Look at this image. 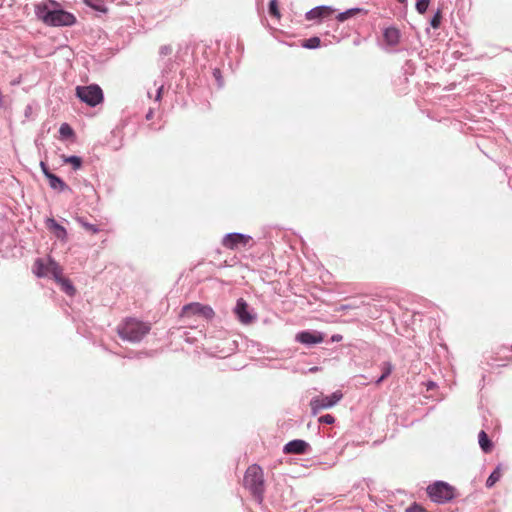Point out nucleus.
<instances>
[{
	"instance_id": "nucleus-7",
	"label": "nucleus",
	"mask_w": 512,
	"mask_h": 512,
	"mask_svg": "<svg viewBox=\"0 0 512 512\" xmlns=\"http://www.w3.org/2000/svg\"><path fill=\"white\" fill-rule=\"evenodd\" d=\"M33 272L37 277H47L51 275L54 279L63 272L62 267L53 259H36L33 265Z\"/></svg>"
},
{
	"instance_id": "nucleus-9",
	"label": "nucleus",
	"mask_w": 512,
	"mask_h": 512,
	"mask_svg": "<svg viewBox=\"0 0 512 512\" xmlns=\"http://www.w3.org/2000/svg\"><path fill=\"white\" fill-rule=\"evenodd\" d=\"M192 315H200L205 319H211L214 316V311L210 306L197 302L185 305L182 308L181 317H190Z\"/></svg>"
},
{
	"instance_id": "nucleus-36",
	"label": "nucleus",
	"mask_w": 512,
	"mask_h": 512,
	"mask_svg": "<svg viewBox=\"0 0 512 512\" xmlns=\"http://www.w3.org/2000/svg\"><path fill=\"white\" fill-rule=\"evenodd\" d=\"M511 351H512V344H511V347H510Z\"/></svg>"
},
{
	"instance_id": "nucleus-33",
	"label": "nucleus",
	"mask_w": 512,
	"mask_h": 512,
	"mask_svg": "<svg viewBox=\"0 0 512 512\" xmlns=\"http://www.w3.org/2000/svg\"><path fill=\"white\" fill-rule=\"evenodd\" d=\"M397 1H398L399 3H401V4H405V5L407 4V0H397Z\"/></svg>"
},
{
	"instance_id": "nucleus-32",
	"label": "nucleus",
	"mask_w": 512,
	"mask_h": 512,
	"mask_svg": "<svg viewBox=\"0 0 512 512\" xmlns=\"http://www.w3.org/2000/svg\"><path fill=\"white\" fill-rule=\"evenodd\" d=\"M40 166H41V169H42L44 175L46 176V178H48V175L52 174V173L49 171L48 167L46 166V164L44 162H41Z\"/></svg>"
},
{
	"instance_id": "nucleus-6",
	"label": "nucleus",
	"mask_w": 512,
	"mask_h": 512,
	"mask_svg": "<svg viewBox=\"0 0 512 512\" xmlns=\"http://www.w3.org/2000/svg\"><path fill=\"white\" fill-rule=\"evenodd\" d=\"M429 497L437 503H445L455 496V489L449 484L439 481L427 488Z\"/></svg>"
},
{
	"instance_id": "nucleus-27",
	"label": "nucleus",
	"mask_w": 512,
	"mask_h": 512,
	"mask_svg": "<svg viewBox=\"0 0 512 512\" xmlns=\"http://www.w3.org/2000/svg\"><path fill=\"white\" fill-rule=\"evenodd\" d=\"M430 1L431 0H418L416 3V10L418 13L424 14L428 9Z\"/></svg>"
},
{
	"instance_id": "nucleus-28",
	"label": "nucleus",
	"mask_w": 512,
	"mask_h": 512,
	"mask_svg": "<svg viewBox=\"0 0 512 512\" xmlns=\"http://www.w3.org/2000/svg\"><path fill=\"white\" fill-rule=\"evenodd\" d=\"M441 19H442L441 11L438 10L437 13L434 15V17L431 19V22H430L431 26L434 29L439 28V26L441 24Z\"/></svg>"
},
{
	"instance_id": "nucleus-22",
	"label": "nucleus",
	"mask_w": 512,
	"mask_h": 512,
	"mask_svg": "<svg viewBox=\"0 0 512 512\" xmlns=\"http://www.w3.org/2000/svg\"><path fill=\"white\" fill-rule=\"evenodd\" d=\"M269 14L276 18L277 20H280L281 18V13H280V10H279V7H278V3H277V0H271L270 3H269Z\"/></svg>"
},
{
	"instance_id": "nucleus-26",
	"label": "nucleus",
	"mask_w": 512,
	"mask_h": 512,
	"mask_svg": "<svg viewBox=\"0 0 512 512\" xmlns=\"http://www.w3.org/2000/svg\"><path fill=\"white\" fill-rule=\"evenodd\" d=\"M78 222L88 232H91L93 234H96L99 232V229L95 225L88 223L87 221H85L82 218L78 219Z\"/></svg>"
},
{
	"instance_id": "nucleus-3",
	"label": "nucleus",
	"mask_w": 512,
	"mask_h": 512,
	"mask_svg": "<svg viewBox=\"0 0 512 512\" xmlns=\"http://www.w3.org/2000/svg\"><path fill=\"white\" fill-rule=\"evenodd\" d=\"M37 15L42 21L52 26H69L74 24L75 17L63 10L49 11L46 8L38 7Z\"/></svg>"
},
{
	"instance_id": "nucleus-25",
	"label": "nucleus",
	"mask_w": 512,
	"mask_h": 512,
	"mask_svg": "<svg viewBox=\"0 0 512 512\" xmlns=\"http://www.w3.org/2000/svg\"><path fill=\"white\" fill-rule=\"evenodd\" d=\"M320 43H321V41L318 37H312V38L306 39L303 42L302 46L305 48L314 49V48L319 47Z\"/></svg>"
},
{
	"instance_id": "nucleus-34",
	"label": "nucleus",
	"mask_w": 512,
	"mask_h": 512,
	"mask_svg": "<svg viewBox=\"0 0 512 512\" xmlns=\"http://www.w3.org/2000/svg\"><path fill=\"white\" fill-rule=\"evenodd\" d=\"M433 386H434V383H433V382H430V383L428 384V388H432Z\"/></svg>"
},
{
	"instance_id": "nucleus-35",
	"label": "nucleus",
	"mask_w": 512,
	"mask_h": 512,
	"mask_svg": "<svg viewBox=\"0 0 512 512\" xmlns=\"http://www.w3.org/2000/svg\"><path fill=\"white\" fill-rule=\"evenodd\" d=\"M348 308H349V306H347V305H343V306L341 307V309H342V310H344V309H348Z\"/></svg>"
},
{
	"instance_id": "nucleus-31",
	"label": "nucleus",
	"mask_w": 512,
	"mask_h": 512,
	"mask_svg": "<svg viewBox=\"0 0 512 512\" xmlns=\"http://www.w3.org/2000/svg\"><path fill=\"white\" fill-rule=\"evenodd\" d=\"M406 512H429L419 504L414 503L412 506L407 508Z\"/></svg>"
},
{
	"instance_id": "nucleus-15",
	"label": "nucleus",
	"mask_w": 512,
	"mask_h": 512,
	"mask_svg": "<svg viewBox=\"0 0 512 512\" xmlns=\"http://www.w3.org/2000/svg\"><path fill=\"white\" fill-rule=\"evenodd\" d=\"M384 39L388 45H396L400 39V32L394 27L385 29Z\"/></svg>"
},
{
	"instance_id": "nucleus-24",
	"label": "nucleus",
	"mask_w": 512,
	"mask_h": 512,
	"mask_svg": "<svg viewBox=\"0 0 512 512\" xmlns=\"http://www.w3.org/2000/svg\"><path fill=\"white\" fill-rule=\"evenodd\" d=\"M59 133L63 138H70L74 135L73 129L67 123L60 126Z\"/></svg>"
},
{
	"instance_id": "nucleus-13",
	"label": "nucleus",
	"mask_w": 512,
	"mask_h": 512,
	"mask_svg": "<svg viewBox=\"0 0 512 512\" xmlns=\"http://www.w3.org/2000/svg\"><path fill=\"white\" fill-rule=\"evenodd\" d=\"M46 226L48 229H50L54 235L61 240H65L67 236L66 229L60 225L58 222H56L53 218H48L46 221Z\"/></svg>"
},
{
	"instance_id": "nucleus-12",
	"label": "nucleus",
	"mask_w": 512,
	"mask_h": 512,
	"mask_svg": "<svg viewBox=\"0 0 512 512\" xmlns=\"http://www.w3.org/2000/svg\"><path fill=\"white\" fill-rule=\"evenodd\" d=\"M308 447V443L304 440H292L284 446V452L287 454H303Z\"/></svg>"
},
{
	"instance_id": "nucleus-20",
	"label": "nucleus",
	"mask_w": 512,
	"mask_h": 512,
	"mask_svg": "<svg viewBox=\"0 0 512 512\" xmlns=\"http://www.w3.org/2000/svg\"><path fill=\"white\" fill-rule=\"evenodd\" d=\"M65 163H69L75 170L79 169L82 165V159L78 156H63Z\"/></svg>"
},
{
	"instance_id": "nucleus-17",
	"label": "nucleus",
	"mask_w": 512,
	"mask_h": 512,
	"mask_svg": "<svg viewBox=\"0 0 512 512\" xmlns=\"http://www.w3.org/2000/svg\"><path fill=\"white\" fill-rule=\"evenodd\" d=\"M47 179H48L49 185L52 189L63 191L67 188V185L65 184V182L62 181L58 176H56L53 173L49 174Z\"/></svg>"
},
{
	"instance_id": "nucleus-18",
	"label": "nucleus",
	"mask_w": 512,
	"mask_h": 512,
	"mask_svg": "<svg viewBox=\"0 0 512 512\" xmlns=\"http://www.w3.org/2000/svg\"><path fill=\"white\" fill-rule=\"evenodd\" d=\"M479 445L485 453H489L492 450V442L485 431H480L478 435Z\"/></svg>"
},
{
	"instance_id": "nucleus-4",
	"label": "nucleus",
	"mask_w": 512,
	"mask_h": 512,
	"mask_svg": "<svg viewBox=\"0 0 512 512\" xmlns=\"http://www.w3.org/2000/svg\"><path fill=\"white\" fill-rule=\"evenodd\" d=\"M76 96L84 103L91 107H95L103 102L104 96L102 89L96 85L91 84L87 86H77L75 89Z\"/></svg>"
},
{
	"instance_id": "nucleus-8",
	"label": "nucleus",
	"mask_w": 512,
	"mask_h": 512,
	"mask_svg": "<svg viewBox=\"0 0 512 512\" xmlns=\"http://www.w3.org/2000/svg\"><path fill=\"white\" fill-rule=\"evenodd\" d=\"M252 242V237L241 233H230L225 235L222 245L230 250L246 247Z\"/></svg>"
},
{
	"instance_id": "nucleus-2",
	"label": "nucleus",
	"mask_w": 512,
	"mask_h": 512,
	"mask_svg": "<svg viewBox=\"0 0 512 512\" xmlns=\"http://www.w3.org/2000/svg\"><path fill=\"white\" fill-rule=\"evenodd\" d=\"M243 483L252 495L257 500L261 501L264 492V478L263 471L259 466L252 465L248 467L244 475Z\"/></svg>"
},
{
	"instance_id": "nucleus-11",
	"label": "nucleus",
	"mask_w": 512,
	"mask_h": 512,
	"mask_svg": "<svg viewBox=\"0 0 512 512\" xmlns=\"http://www.w3.org/2000/svg\"><path fill=\"white\" fill-rule=\"evenodd\" d=\"M296 340L300 343L311 345L323 342L324 337L319 332L303 331L296 335Z\"/></svg>"
},
{
	"instance_id": "nucleus-21",
	"label": "nucleus",
	"mask_w": 512,
	"mask_h": 512,
	"mask_svg": "<svg viewBox=\"0 0 512 512\" xmlns=\"http://www.w3.org/2000/svg\"><path fill=\"white\" fill-rule=\"evenodd\" d=\"M383 373L381 377L376 381V384L379 385L384 379H386L393 370V365L390 362L383 363L382 366Z\"/></svg>"
},
{
	"instance_id": "nucleus-10",
	"label": "nucleus",
	"mask_w": 512,
	"mask_h": 512,
	"mask_svg": "<svg viewBox=\"0 0 512 512\" xmlns=\"http://www.w3.org/2000/svg\"><path fill=\"white\" fill-rule=\"evenodd\" d=\"M234 312L243 324H250L254 320V317L248 311V304L242 298L237 300Z\"/></svg>"
},
{
	"instance_id": "nucleus-1",
	"label": "nucleus",
	"mask_w": 512,
	"mask_h": 512,
	"mask_svg": "<svg viewBox=\"0 0 512 512\" xmlns=\"http://www.w3.org/2000/svg\"><path fill=\"white\" fill-rule=\"evenodd\" d=\"M151 330L149 323L135 318H128L117 328L118 335L130 342H139Z\"/></svg>"
},
{
	"instance_id": "nucleus-5",
	"label": "nucleus",
	"mask_w": 512,
	"mask_h": 512,
	"mask_svg": "<svg viewBox=\"0 0 512 512\" xmlns=\"http://www.w3.org/2000/svg\"><path fill=\"white\" fill-rule=\"evenodd\" d=\"M343 394L341 391H335L331 395L319 394L313 397L309 403L312 415H317L321 410L335 406L341 399Z\"/></svg>"
},
{
	"instance_id": "nucleus-30",
	"label": "nucleus",
	"mask_w": 512,
	"mask_h": 512,
	"mask_svg": "<svg viewBox=\"0 0 512 512\" xmlns=\"http://www.w3.org/2000/svg\"><path fill=\"white\" fill-rule=\"evenodd\" d=\"M318 421H319V423H324V424L330 425L335 422V417L330 414H326V415L319 417Z\"/></svg>"
},
{
	"instance_id": "nucleus-29",
	"label": "nucleus",
	"mask_w": 512,
	"mask_h": 512,
	"mask_svg": "<svg viewBox=\"0 0 512 512\" xmlns=\"http://www.w3.org/2000/svg\"><path fill=\"white\" fill-rule=\"evenodd\" d=\"M359 10L358 9H355V10H348L346 12H343V13H340L338 15V20L339 21H345L346 19H348L350 16H353L355 15Z\"/></svg>"
},
{
	"instance_id": "nucleus-14",
	"label": "nucleus",
	"mask_w": 512,
	"mask_h": 512,
	"mask_svg": "<svg viewBox=\"0 0 512 512\" xmlns=\"http://www.w3.org/2000/svg\"><path fill=\"white\" fill-rule=\"evenodd\" d=\"M333 13V10L326 6L316 7L306 14L308 20L326 18Z\"/></svg>"
},
{
	"instance_id": "nucleus-23",
	"label": "nucleus",
	"mask_w": 512,
	"mask_h": 512,
	"mask_svg": "<svg viewBox=\"0 0 512 512\" xmlns=\"http://www.w3.org/2000/svg\"><path fill=\"white\" fill-rule=\"evenodd\" d=\"M501 475L502 474L500 468H496L488 477L486 481V486L489 488L492 487L500 479Z\"/></svg>"
},
{
	"instance_id": "nucleus-16",
	"label": "nucleus",
	"mask_w": 512,
	"mask_h": 512,
	"mask_svg": "<svg viewBox=\"0 0 512 512\" xmlns=\"http://www.w3.org/2000/svg\"><path fill=\"white\" fill-rule=\"evenodd\" d=\"M54 280L61 286V289L67 295L72 296V295L75 294L76 290H75L74 286L72 285L70 280H68L67 278L63 277V272L61 274H59V276L56 277Z\"/></svg>"
},
{
	"instance_id": "nucleus-19",
	"label": "nucleus",
	"mask_w": 512,
	"mask_h": 512,
	"mask_svg": "<svg viewBox=\"0 0 512 512\" xmlns=\"http://www.w3.org/2000/svg\"><path fill=\"white\" fill-rule=\"evenodd\" d=\"M85 4L90 6L91 8L100 11V12H106L107 8L105 7L102 0H83Z\"/></svg>"
}]
</instances>
